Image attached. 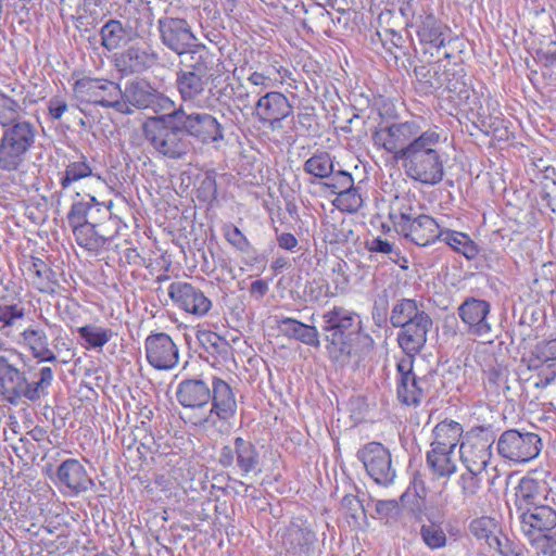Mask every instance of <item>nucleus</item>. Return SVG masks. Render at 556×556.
I'll use <instances>...</instances> for the list:
<instances>
[{"instance_id": "nucleus-1", "label": "nucleus", "mask_w": 556, "mask_h": 556, "mask_svg": "<svg viewBox=\"0 0 556 556\" xmlns=\"http://www.w3.org/2000/svg\"><path fill=\"white\" fill-rule=\"evenodd\" d=\"M321 333L329 357L341 364H358L375 348L362 315L342 305H333L321 314Z\"/></svg>"}, {"instance_id": "nucleus-2", "label": "nucleus", "mask_w": 556, "mask_h": 556, "mask_svg": "<svg viewBox=\"0 0 556 556\" xmlns=\"http://www.w3.org/2000/svg\"><path fill=\"white\" fill-rule=\"evenodd\" d=\"M53 380L49 366L18 368L9 356L0 355V395L10 405L40 402L49 395Z\"/></svg>"}, {"instance_id": "nucleus-3", "label": "nucleus", "mask_w": 556, "mask_h": 556, "mask_svg": "<svg viewBox=\"0 0 556 556\" xmlns=\"http://www.w3.org/2000/svg\"><path fill=\"white\" fill-rule=\"evenodd\" d=\"M441 144V135L437 129L425 130L400 160L406 175L425 185L441 182L444 176Z\"/></svg>"}, {"instance_id": "nucleus-4", "label": "nucleus", "mask_w": 556, "mask_h": 556, "mask_svg": "<svg viewBox=\"0 0 556 556\" xmlns=\"http://www.w3.org/2000/svg\"><path fill=\"white\" fill-rule=\"evenodd\" d=\"M142 135L149 147L164 159L184 160L192 150L174 109L148 117L142 124Z\"/></svg>"}, {"instance_id": "nucleus-5", "label": "nucleus", "mask_w": 556, "mask_h": 556, "mask_svg": "<svg viewBox=\"0 0 556 556\" xmlns=\"http://www.w3.org/2000/svg\"><path fill=\"white\" fill-rule=\"evenodd\" d=\"M38 129L29 121L16 122L2 130L0 137V169L17 172L36 143Z\"/></svg>"}, {"instance_id": "nucleus-6", "label": "nucleus", "mask_w": 556, "mask_h": 556, "mask_svg": "<svg viewBox=\"0 0 556 556\" xmlns=\"http://www.w3.org/2000/svg\"><path fill=\"white\" fill-rule=\"evenodd\" d=\"M555 507L548 504L540 507H531L519 514L522 534L527 538L536 554L556 546V500L552 496Z\"/></svg>"}, {"instance_id": "nucleus-7", "label": "nucleus", "mask_w": 556, "mask_h": 556, "mask_svg": "<svg viewBox=\"0 0 556 556\" xmlns=\"http://www.w3.org/2000/svg\"><path fill=\"white\" fill-rule=\"evenodd\" d=\"M401 220L396 224V230L412 243H475L466 233L442 228L434 218L428 215H419L412 218L402 213Z\"/></svg>"}, {"instance_id": "nucleus-8", "label": "nucleus", "mask_w": 556, "mask_h": 556, "mask_svg": "<svg viewBox=\"0 0 556 556\" xmlns=\"http://www.w3.org/2000/svg\"><path fill=\"white\" fill-rule=\"evenodd\" d=\"M76 100L80 103L113 109L117 113L127 111L119 84L104 79L83 77L73 86Z\"/></svg>"}, {"instance_id": "nucleus-9", "label": "nucleus", "mask_w": 556, "mask_h": 556, "mask_svg": "<svg viewBox=\"0 0 556 556\" xmlns=\"http://www.w3.org/2000/svg\"><path fill=\"white\" fill-rule=\"evenodd\" d=\"M123 100L127 111L121 114L130 115L136 110H150L155 114L174 109L175 102L144 78L128 80L123 89Z\"/></svg>"}, {"instance_id": "nucleus-10", "label": "nucleus", "mask_w": 556, "mask_h": 556, "mask_svg": "<svg viewBox=\"0 0 556 556\" xmlns=\"http://www.w3.org/2000/svg\"><path fill=\"white\" fill-rule=\"evenodd\" d=\"M422 132L420 123L410 119L379 127L374 132L372 139L376 146L391 153L394 160L400 162L410 144L419 140Z\"/></svg>"}, {"instance_id": "nucleus-11", "label": "nucleus", "mask_w": 556, "mask_h": 556, "mask_svg": "<svg viewBox=\"0 0 556 556\" xmlns=\"http://www.w3.org/2000/svg\"><path fill=\"white\" fill-rule=\"evenodd\" d=\"M174 111L187 138L214 147L225 140V128L214 115L207 112H187L182 105H175Z\"/></svg>"}, {"instance_id": "nucleus-12", "label": "nucleus", "mask_w": 556, "mask_h": 556, "mask_svg": "<svg viewBox=\"0 0 556 556\" xmlns=\"http://www.w3.org/2000/svg\"><path fill=\"white\" fill-rule=\"evenodd\" d=\"M494 441L493 432L484 427L467 431L459 444L460 460L466 469L485 471Z\"/></svg>"}, {"instance_id": "nucleus-13", "label": "nucleus", "mask_w": 556, "mask_h": 556, "mask_svg": "<svg viewBox=\"0 0 556 556\" xmlns=\"http://www.w3.org/2000/svg\"><path fill=\"white\" fill-rule=\"evenodd\" d=\"M542 446L539 434L517 429L504 431L496 445L498 454L514 463H528L534 459L540 454Z\"/></svg>"}, {"instance_id": "nucleus-14", "label": "nucleus", "mask_w": 556, "mask_h": 556, "mask_svg": "<svg viewBox=\"0 0 556 556\" xmlns=\"http://www.w3.org/2000/svg\"><path fill=\"white\" fill-rule=\"evenodd\" d=\"M414 358L401 357L396 363V394L402 404L418 406L430 393L433 375L417 377L413 370Z\"/></svg>"}, {"instance_id": "nucleus-15", "label": "nucleus", "mask_w": 556, "mask_h": 556, "mask_svg": "<svg viewBox=\"0 0 556 556\" xmlns=\"http://www.w3.org/2000/svg\"><path fill=\"white\" fill-rule=\"evenodd\" d=\"M218 464L224 468L236 466L242 477L262 472L261 454L256 445L242 437H236L231 445H225L218 454Z\"/></svg>"}, {"instance_id": "nucleus-16", "label": "nucleus", "mask_w": 556, "mask_h": 556, "mask_svg": "<svg viewBox=\"0 0 556 556\" xmlns=\"http://www.w3.org/2000/svg\"><path fill=\"white\" fill-rule=\"evenodd\" d=\"M356 456L377 484L389 486L394 482L396 470L392 465L391 453L383 444L369 442L357 451Z\"/></svg>"}, {"instance_id": "nucleus-17", "label": "nucleus", "mask_w": 556, "mask_h": 556, "mask_svg": "<svg viewBox=\"0 0 556 556\" xmlns=\"http://www.w3.org/2000/svg\"><path fill=\"white\" fill-rule=\"evenodd\" d=\"M252 114L267 129L279 131L282 121L293 114V105L282 92L268 91L257 99Z\"/></svg>"}, {"instance_id": "nucleus-18", "label": "nucleus", "mask_w": 556, "mask_h": 556, "mask_svg": "<svg viewBox=\"0 0 556 556\" xmlns=\"http://www.w3.org/2000/svg\"><path fill=\"white\" fill-rule=\"evenodd\" d=\"M51 480L58 490L67 496H77L96 486L85 466L76 458L63 460Z\"/></svg>"}, {"instance_id": "nucleus-19", "label": "nucleus", "mask_w": 556, "mask_h": 556, "mask_svg": "<svg viewBox=\"0 0 556 556\" xmlns=\"http://www.w3.org/2000/svg\"><path fill=\"white\" fill-rule=\"evenodd\" d=\"M159 53L148 41H137L115 54V66L124 75L141 74L159 63Z\"/></svg>"}, {"instance_id": "nucleus-20", "label": "nucleus", "mask_w": 556, "mask_h": 556, "mask_svg": "<svg viewBox=\"0 0 556 556\" xmlns=\"http://www.w3.org/2000/svg\"><path fill=\"white\" fill-rule=\"evenodd\" d=\"M146 358L156 370H172L179 363V349L166 332L149 334L144 340Z\"/></svg>"}, {"instance_id": "nucleus-21", "label": "nucleus", "mask_w": 556, "mask_h": 556, "mask_svg": "<svg viewBox=\"0 0 556 556\" xmlns=\"http://www.w3.org/2000/svg\"><path fill=\"white\" fill-rule=\"evenodd\" d=\"M157 29L161 42L176 54L195 46L197 37L185 18L162 16L157 21Z\"/></svg>"}, {"instance_id": "nucleus-22", "label": "nucleus", "mask_w": 556, "mask_h": 556, "mask_svg": "<svg viewBox=\"0 0 556 556\" xmlns=\"http://www.w3.org/2000/svg\"><path fill=\"white\" fill-rule=\"evenodd\" d=\"M168 296L180 309L197 317L205 316L212 308V301L202 290L186 281H173Z\"/></svg>"}, {"instance_id": "nucleus-23", "label": "nucleus", "mask_w": 556, "mask_h": 556, "mask_svg": "<svg viewBox=\"0 0 556 556\" xmlns=\"http://www.w3.org/2000/svg\"><path fill=\"white\" fill-rule=\"evenodd\" d=\"M490 311L491 305L488 301L476 298H467L457 309L469 333L488 338L492 336Z\"/></svg>"}, {"instance_id": "nucleus-24", "label": "nucleus", "mask_w": 556, "mask_h": 556, "mask_svg": "<svg viewBox=\"0 0 556 556\" xmlns=\"http://www.w3.org/2000/svg\"><path fill=\"white\" fill-rule=\"evenodd\" d=\"M527 365L530 370H540L536 387H546L556 379V338L538 342L531 350Z\"/></svg>"}, {"instance_id": "nucleus-25", "label": "nucleus", "mask_w": 556, "mask_h": 556, "mask_svg": "<svg viewBox=\"0 0 556 556\" xmlns=\"http://www.w3.org/2000/svg\"><path fill=\"white\" fill-rule=\"evenodd\" d=\"M210 396H212L210 415L204 422H207L212 416H216L220 421H229L236 416L238 409L236 393L226 380L213 376Z\"/></svg>"}, {"instance_id": "nucleus-26", "label": "nucleus", "mask_w": 556, "mask_h": 556, "mask_svg": "<svg viewBox=\"0 0 556 556\" xmlns=\"http://www.w3.org/2000/svg\"><path fill=\"white\" fill-rule=\"evenodd\" d=\"M91 180L100 181L101 177L93 173L91 164L81 156L78 161L70 162L61 174V192L75 194L79 199L84 195V190H91L89 186L83 188V184H89Z\"/></svg>"}, {"instance_id": "nucleus-27", "label": "nucleus", "mask_w": 556, "mask_h": 556, "mask_svg": "<svg viewBox=\"0 0 556 556\" xmlns=\"http://www.w3.org/2000/svg\"><path fill=\"white\" fill-rule=\"evenodd\" d=\"M432 325L433 321L427 313L400 327L401 330L397 333L396 340L400 348L406 354L405 357L414 358L424 349L427 342V334Z\"/></svg>"}, {"instance_id": "nucleus-28", "label": "nucleus", "mask_w": 556, "mask_h": 556, "mask_svg": "<svg viewBox=\"0 0 556 556\" xmlns=\"http://www.w3.org/2000/svg\"><path fill=\"white\" fill-rule=\"evenodd\" d=\"M99 202L92 195V190H84V195L74 200L67 214V220L76 236L77 243H81L83 233L94 231L96 225L88 219V215L93 208L100 211Z\"/></svg>"}, {"instance_id": "nucleus-29", "label": "nucleus", "mask_w": 556, "mask_h": 556, "mask_svg": "<svg viewBox=\"0 0 556 556\" xmlns=\"http://www.w3.org/2000/svg\"><path fill=\"white\" fill-rule=\"evenodd\" d=\"M210 389L211 384L202 378L182 379L176 388V400L184 408L203 409L212 401Z\"/></svg>"}, {"instance_id": "nucleus-30", "label": "nucleus", "mask_w": 556, "mask_h": 556, "mask_svg": "<svg viewBox=\"0 0 556 556\" xmlns=\"http://www.w3.org/2000/svg\"><path fill=\"white\" fill-rule=\"evenodd\" d=\"M211 79L200 78L197 75L176 73V89L184 102H190L199 108L210 109L213 101L206 97L207 86Z\"/></svg>"}, {"instance_id": "nucleus-31", "label": "nucleus", "mask_w": 556, "mask_h": 556, "mask_svg": "<svg viewBox=\"0 0 556 556\" xmlns=\"http://www.w3.org/2000/svg\"><path fill=\"white\" fill-rule=\"evenodd\" d=\"M178 55L180 56L181 68L177 73L197 75V77L205 79L213 78V56L204 47L190 48Z\"/></svg>"}, {"instance_id": "nucleus-32", "label": "nucleus", "mask_w": 556, "mask_h": 556, "mask_svg": "<svg viewBox=\"0 0 556 556\" xmlns=\"http://www.w3.org/2000/svg\"><path fill=\"white\" fill-rule=\"evenodd\" d=\"M18 343L29 351L37 364L56 363L58 361L56 354L50 349L49 338L43 329L26 328L21 332Z\"/></svg>"}, {"instance_id": "nucleus-33", "label": "nucleus", "mask_w": 556, "mask_h": 556, "mask_svg": "<svg viewBox=\"0 0 556 556\" xmlns=\"http://www.w3.org/2000/svg\"><path fill=\"white\" fill-rule=\"evenodd\" d=\"M276 323L285 337L313 348L320 345L319 331L315 326L286 316H276Z\"/></svg>"}, {"instance_id": "nucleus-34", "label": "nucleus", "mask_w": 556, "mask_h": 556, "mask_svg": "<svg viewBox=\"0 0 556 556\" xmlns=\"http://www.w3.org/2000/svg\"><path fill=\"white\" fill-rule=\"evenodd\" d=\"M516 509L518 514L525 513L531 507H540L544 504L542 500L547 501V494H544L543 485L535 479L523 477L516 489Z\"/></svg>"}, {"instance_id": "nucleus-35", "label": "nucleus", "mask_w": 556, "mask_h": 556, "mask_svg": "<svg viewBox=\"0 0 556 556\" xmlns=\"http://www.w3.org/2000/svg\"><path fill=\"white\" fill-rule=\"evenodd\" d=\"M315 540L316 535L311 529L292 523L283 532L281 543L289 554L301 556L308 553Z\"/></svg>"}, {"instance_id": "nucleus-36", "label": "nucleus", "mask_w": 556, "mask_h": 556, "mask_svg": "<svg viewBox=\"0 0 556 556\" xmlns=\"http://www.w3.org/2000/svg\"><path fill=\"white\" fill-rule=\"evenodd\" d=\"M433 441L431 448L454 452L464 434L463 426L452 419H444L435 425L432 430Z\"/></svg>"}, {"instance_id": "nucleus-37", "label": "nucleus", "mask_w": 556, "mask_h": 556, "mask_svg": "<svg viewBox=\"0 0 556 556\" xmlns=\"http://www.w3.org/2000/svg\"><path fill=\"white\" fill-rule=\"evenodd\" d=\"M443 88L448 92L451 101L456 105H470V99L473 90L467 83L464 68H456L455 66L447 68L446 81Z\"/></svg>"}, {"instance_id": "nucleus-38", "label": "nucleus", "mask_w": 556, "mask_h": 556, "mask_svg": "<svg viewBox=\"0 0 556 556\" xmlns=\"http://www.w3.org/2000/svg\"><path fill=\"white\" fill-rule=\"evenodd\" d=\"M137 30L136 26H125L119 20L111 18L101 27V45L109 51L115 50L132 41L130 36L137 35Z\"/></svg>"}, {"instance_id": "nucleus-39", "label": "nucleus", "mask_w": 556, "mask_h": 556, "mask_svg": "<svg viewBox=\"0 0 556 556\" xmlns=\"http://www.w3.org/2000/svg\"><path fill=\"white\" fill-rule=\"evenodd\" d=\"M414 74L424 93H433L443 88L446 81L447 68L434 63L414 68Z\"/></svg>"}, {"instance_id": "nucleus-40", "label": "nucleus", "mask_w": 556, "mask_h": 556, "mask_svg": "<svg viewBox=\"0 0 556 556\" xmlns=\"http://www.w3.org/2000/svg\"><path fill=\"white\" fill-rule=\"evenodd\" d=\"M444 29L442 23L430 12H425L417 21V35L420 42L434 48L444 46Z\"/></svg>"}, {"instance_id": "nucleus-41", "label": "nucleus", "mask_w": 556, "mask_h": 556, "mask_svg": "<svg viewBox=\"0 0 556 556\" xmlns=\"http://www.w3.org/2000/svg\"><path fill=\"white\" fill-rule=\"evenodd\" d=\"M402 506L406 514L418 523H422L427 513L426 490L421 488L419 492L414 482V492L408 488L400 497Z\"/></svg>"}, {"instance_id": "nucleus-42", "label": "nucleus", "mask_w": 556, "mask_h": 556, "mask_svg": "<svg viewBox=\"0 0 556 556\" xmlns=\"http://www.w3.org/2000/svg\"><path fill=\"white\" fill-rule=\"evenodd\" d=\"M454 452L431 448L427 453V465L433 475L440 478H450L457 470V465L453 459Z\"/></svg>"}, {"instance_id": "nucleus-43", "label": "nucleus", "mask_w": 556, "mask_h": 556, "mask_svg": "<svg viewBox=\"0 0 556 556\" xmlns=\"http://www.w3.org/2000/svg\"><path fill=\"white\" fill-rule=\"evenodd\" d=\"M419 536L425 546L430 551L443 549L450 543L442 523L432 521L430 518H428V523L422 522L420 525Z\"/></svg>"}, {"instance_id": "nucleus-44", "label": "nucleus", "mask_w": 556, "mask_h": 556, "mask_svg": "<svg viewBox=\"0 0 556 556\" xmlns=\"http://www.w3.org/2000/svg\"><path fill=\"white\" fill-rule=\"evenodd\" d=\"M425 314L427 313L422 309V305L419 306L415 300L402 299L393 306L390 323L393 327L399 328Z\"/></svg>"}, {"instance_id": "nucleus-45", "label": "nucleus", "mask_w": 556, "mask_h": 556, "mask_svg": "<svg viewBox=\"0 0 556 556\" xmlns=\"http://www.w3.org/2000/svg\"><path fill=\"white\" fill-rule=\"evenodd\" d=\"M483 473L484 471L466 469V471L458 477L456 483L460 489V494L465 504L473 503L481 491Z\"/></svg>"}, {"instance_id": "nucleus-46", "label": "nucleus", "mask_w": 556, "mask_h": 556, "mask_svg": "<svg viewBox=\"0 0 556 556\" xmlns=\"http://www.w3.org/2000/svg\"><path fill=\"white\" fill-rule=\"evenodd\" d=\"M333 167L334 163L331 155L325 151L314 153L303 164V170L306 174L321 181L328 174L332 173Z\"/></svg>"}, {"instance_id": "nucleus-47", "label": "nucleus", "mask_w": 556, "mask_h": 556, "mask_svg": "<svg viewBox=\"0 0 556 556\" xmlns=\"http://www.w3.org/2000/svg\"><path fill=\"white\" fill-rule=\"evenodd\" d=\"M364 200L361 188L354 181L348 188L341 190L332 201V204L342 212L355 213L363 206Z\"/></svg>"}, {"instance_id": "nucleus-48", "label": "nucleus", "mask_w": 556, "mask_h": 556, "mask_svg": "<svg viewBox=\"0 0 556 556\" xmlns=\"http://www.w3.org/2000/svg\"><path fill=\"white\" fill-rule=\"evenodd\" d=\"M22 104L9 97L8 94L0 93V126L2 130L10 127L16 122H22L21 113L23 112Z\"/></svg>"}, {"instance_id": "nucleus-49", "label": "nucleus", "mask_w": 556, "mask_h": 556, "mask_svg": "<svg viewBox=\"0 0 556 556\" xmlns=\"http://www.w3.org/2000/svg\"><path fill=\"white\" fill-rule=\"evenodd\" d=\"M80 338L85 340L87 348L97 349L104 346L112 338L113 332L110 329L94 325H86L77 329Z\"/></svg>"}, {"instance_id": "nucleus-50", "label": "nucleus", "mask_w": 556, "mask_h": 556, "mask_svg": "<svg viewBox=\"0 0 556 556\" xmlns=\"http://www.w3.org/2000/svg\"><path fill=\"white\" fill-rule=\"evenodd\" d=\"M395 296L393 287L384 288L379 292L374 301L371 317L377 326H381L387 320L390 300Z\"/></svg>"}, {"instance_id": "nucleus-51", "label": "nucleus", "mask_w": 556, "mask_h": 556, "mask_svg": "<svg viewBox=\"0 0 556 556\" xmlns=\"http://www.w3.org/2000/svg\"><path fill=\"white\" fill-rule=\"evenodd\" d=\"M354 181L351 173L344 169L332 168V173L321 181L325 189L329 190L332 194H338L341 190L348 188Z\"/></svg>"}, {"instance_id": "nucleus-52", "label": "nucleus", "mask_w": 556, "mask_h": 556, "mask_svg": "<svg viewBox=\"0 0 556 556\" xmlns=\"http://www.w3.org/2000/svg\"><path fill=\"white\" fill-rule=\"evenodd\" d=\"M488 545L501 556H519L521 554L519 544L502 533L488 538Z\"/></svg>"}, {"instance_id": "nucleus-53", "label": "nucleus", "mask_w": 556, "mask_h": 556, "mask_svg": "<svg viewBox=\"0 0 556 556\" xmlns=\"http://www.w3.org/2000/svg\"><path fill=\"white\" fill-rule=\"evenodd\" d=\"M124 25L131 27L136 26L138 28L137 35L130 36L131 40L138 38L142 39L149 33V28L152 25V17L146 9L143 11L135 10V12L128 16Z\"/></svg>"}, {"instance_id": "nucleus-54", "label": "nucleus", "mask_w": 556, "mask_h": 556, "mask_svg": "<svg viewBox=\"0 0 556 556\" xmlns=\"http://www.w3.org/2000/svg\"><path fill=\"white\" fill-rule=\"evenodd\" d=\"M25 316V308L17 304H2L0 305V327L1 331L9 327H13L16 323Z\"/></svg>"}, {"instance_id": "nucleus-55", "label": "nucleus", "mask_w": 556, "mask_h": 556, "mask_svg": "<svg viewBox=\"0 0 556 556\" xmlns=\"http://www.w3.org/2000/svg\"><path fill=\"white\" fill-rule=\"evenodd\" d=\"M247 81L250 85L261 87V90H264L275 87L278 78L274 75L270 67H265L263 71L251 72Z\"/></svg>"}, {"instance_id": "nucleus-56", "label": "nucleus", "mask_w": 556, "mask_h": 556, "mask_svg": "<svg viewBox=\"0 0 556 556\" xmlns=\"http://www.w3.org/2000/svg\"><path fill=\"white\" fill-rule=\"evenodd\" d=\"M124 258L130 265L144 267L152 265L153 261L151 254L146 252V245L127 248L124 251Z\"/></svg>"}, {"instance_id": "nucleus-57", "label": "nucleus", "mask_w": 556, "mask_h": 556, "mask_svg": "<svg viewBox=\"0 0 556 556\" xmlns=\"http://www.w3.org/2000/svg\"><path fill=\"white\" fill-rule=\"evenodd\" d=\"M198 199L212 203L217 199V184L213 177H205L198 188Z\"/></svg>"}, {"instance_id": "nucleus-58", "label": "nucleus", "mask_w": 556, "mask_h": 556, "mask_svg": "<svg viewBox=\"0 0 556 556\" xmlns=\"http://www.w3.org/2000/svg\"><path fill=\"white\" fill-rule=\"evenodd\" d=\"M348 264L345 262L338 263L332 269V282L337 292H345L350 285V278L346 274Z\"/></svg>"}, {"instance_id": "nucleus-59", "label": "nucleus", "mask_w": 556, "mask_h": 556, "mask_svg": "<svg viewBox=\"0 0 556 556\" xmlns=\"http://www.w3.org/2000/svg\"><path fill=\"white\" fill-rule=\"evenodd\" d=\"M341 509L344 514L355 520L358 519V514H365L362 502L356 495L346 494L341 501Z\"/></svg>"}, {"instance_id": "nucleus-60", "label": "nucleus", "mask_w": 556, "mask_h": 556, "mask_svg": "<svg viewBox=\"0 0 556 556\" xmlns=\"http://www.w3.org/2000/svg\"><path fill=\"white\" fill-rule=\"evenodd\" d=\"M232 103L240 112H243V111L252 108L251 106V103H252L251 92L248 90V88L241 81H238L236 84V90L233 92Z\"/></svg>"}, {"instance_id": "nucleus-61", "label": "nucleus", "mask_w": 556, "mask_h": 556, "mask_svg": "<svg viewBox=\"0 0 556 556\" xmlns=\"http://www.w3.org/2000/svg\"><path fill=\"white\" fill-rule=\"evenodd\" d=\"M491 523L492 521L489 518H477L470 522L469 529L473 536H476L479 540H485V542L488 543V538H491L495 534L492 533L489 529V526Z\"/></svg>"}, {"instance_id": "nucleus-62", "label": "nucleus", "mask_w": 556, "mask_h": 556, "mask_svg": "<svg viewBox=\"0 0 556 556\" xmlns=\"http://www.w3.org/2000/svg\"><path fill=\"white\" fill-rule=\"evenodd\" d=\"M202 342L203 344H210V348L213 350V353H217L222 356H226L230 350L228 342L214 332L204 333Z\"/></svg>"}, {"instance_id": "nucleus-63", "label": "nucleus", "mask_w": 556, "mask_h": 556, "mask_svg": "<svg viewBox=\"0 0 556 556\" xmlns=\"http://www.w3.org/2000/svg\"><path fill=\"white\" fill-rule=\"evenodd\" d=\"M340 229H338L334 224H327L325 226V231L327 235L325 236L324 243H345L349 239L345 236V229L343 224L340 225Z\"/></svg>"}, {"instance_id": "nucleus-64", "label": "nucleus", "mask_w": 556, "mask_h": 556, "mask_svg": "<svg viewBox=\"0 0 556 556\" xmlns=\"http://www.w3.org/2000/svg\"><path fill=\"white\" fill-rule=\"evenodd\" d=\"M399 510V503L395 500H381L376 503V511L381 517L393 518Z\"/></svg>"}]
</instances>
